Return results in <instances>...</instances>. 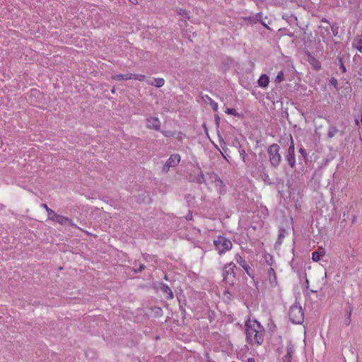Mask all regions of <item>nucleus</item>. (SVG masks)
Returning a JSON list of instances; mask_svg holds the SVG:
<instances>
[{
  "instance_id": "1",
  "label": "nucleus",
  "mask_w": 362,
  "mask_h": 362,
  "mask_svg": "<svg viewBox=\"0 0 362 362\" xmlns=\"http://www.w3.org/2000/svg\"><path fill=\"white\" fill-rule=\"evenodd\" d=\"M245 335L248 343L261 345L264 341V328L256 320L245 322Z\"/></svg>"
},
{
  "instance_id": "2",
  "label": "nucleus",
  "mask_w": 362,
  "mask_h": 362,
  "mask_svg": "<svg viewBox=\"0 0 362 362\" xmlns=\"http://www.w3.org/2000/svg\"><path fill=\"white\" fill-rule=\"evenodd\" d=\"M267 153L272 167L276 168L281 161V156L280 154V146L276 144H273L268 147Z\"/></svg>"
},
{
  "instance_id": "3",
  "label": "nucleus",
  "mask_w": 362,
  "mask_h": 362,
  "mask_svg": "<svg viewBox=\"0 0 362 362\" xmlns=\"http://www.w3.org/2000/svg\"><path fill=\"white\" fill-rule=\"evenodd\" d=\"M288 316L293 324H301L304 320V312L299 303H296L291 306Z\"/></svg>"
},
{
  "instance_id": "4",
  "label": "nucleus",
  "mask_w": 362,
  "mask_h": 362,
  "mask_svg": "<svg viewBox=\"0 0 362 362\" xmlns=\"http://www.w3.org/2000/svg\"><path fill=\"white\" fill-rule=\"evenodd\" d=\"M235 264L233 262H230L224 266L223 271V281L226 284L233 286L235 281V273L234 272Z\"/></svg>"
},
{
  "instance_id": "5",
  "label": "nucleus",
  "mask_w": 362,
  "mask_h": 362,
  "mask_svg": "<svg viewBox=\"0 0 362 362\" xmlns=\"http://www.w3.org/2000/svg\"><path fill=\"white\" fill-rule=\"evenodd\" d=\"M214 244L219 255L230 250L233 246V243L229 239L221 235L214 240Z\"/></svg>"
},
{
  "instance_id": "6",
  "label": "nucleus",
  "mask_w": 362,
  "mask_h": 362,
  "mask_svg": "<svg viewBox=\"0 0 362 362\" xmlns=\"http://www.w3.org/2000/svg\"><path fill=\"white\" fill-rule=\"evenodd\" d=\"M291 144L287 149L285 155V159L288 162L289 166L291 168H294L296 166V158H295V146L293 139L291 135H290Z\"/></svg>"
},
{
  "instance_id": "7",
  "label": "nucleus",
  "mask_w": 362,
  "mask_h": 362,
  "mask_svg": "<svg viewBox=\"0 0 362 362\" xmlns=\"http://www.w3.org/2000/svg\"><path fill=\"white\" fill-rule=\"evenodd\" d=\"M180 161V156L177 153L173 154L166 161L165 165L162 168V172L167 173L170 168L175 167Z\"/></svg>"
},
{
  "instance_id": "8",
  "label": "nucleus",
  "mask_w": 362,
  "mask_h": 362,
  "mask_svg": "<svg viewBox=\"0 0 362 362\" xmlns=\"http://www.w3.org/2000/svg\"><path fill=\"white\" fill-rule=\"evenodd\" d=\"M146 127L156 131L160 129V122L158 117H150L146 119Z\"/></svg>"
},
{
  "instance_id": "9",
  "label": "nucleus",
  "mask_w": 362,
  "mask_h": 362,
  "mask_svg": "<svg viewBox=\"0 0 362 362\" xmlns=\"http://www.w3.org/2000/svg\"><path fill=\"white\" fill-rule=\"evenodd\" d=\"M52 221H55L59 223L60 225H64L66 223H68L71 226H74L77 228H79L72 222L71 219L59 214L54 215V220Z\"/></svg>"
},
{
  "instance_id": "10",
  "label": "nucleus",
  "mask_w": 362,
  "mask_h": 362,
  "mask_svg": "<svg viewBox=\"0 0 362 362\" xmlns=\"http://www.w3.org/2000/svg\"><path fill=\"white\" fill-rule=\"evenodd\" d=\"M189 180L191 182H194L198 184H202L205 182L204 175L202 173L200 168H199L197 175H190Z\"/></svg>"
},
{
  "instance_id": "11",
  "label": "nucleus",
  "mask_w": 362,
  "mask_h": 362,
  "mask_svg": "<svg viewBox=\"0 0 362 362\" xmlns=\"http://www.w3.org/2000/svg\"><path fill=\"white\" fill-rule=\"evenodd\" d=\"M294 354L293 345L288 343L286 346V355L283 358L284 362H291L293 355Z\"/></svg>"
},
{
  "instance_id": "12",
  "label": "nucleus",
  "mask_w": 362,
  "mask_h": 362,
  "mask_svg": "<svg viewBox=\"0 0 362 362\" xmlns=\"http://www.w3.org/2000/svg\"><path fill=\"white\" fill-rule=\"evenodd\" d=\"M307 61L309 62V64L312 66V67L315 69L316 71H318L321 68V63L319 60H317L316 58H315L312 54L310 53L308 54V59Z\"/></svg>"
},
{
  "instance_id": "13",
  "label": "nucleus",
  "mask_w": 362,
  "mask_h": 362,
  "mask_svg": "<svg viewBox=\"0 0 362 362\" xmlns=\"http://www.w3.org/2000/svg\"><path fill=\"white\" fill-rule=\"evenodd\" d=\"M160 289L164 294L166 295V296H165L166 299L170 300V299L173 298V297H174L173 293L172 290L170 289V288L168 285H166L165 284H160Z\"/></svg>"
},
{
  "instance_id": "14",
  "label": "nucleus",
  "mask_w": 362,
  "mask_h": 362,
  "mask_svg": "<svg viewBox=\"0 0 362 362\" xmlns=\"http://www.w3.org/2000/svg\"><path fill=\"white\" fill-rule=\"evenodd\" d=\"M269 283L272 286H276L277 285V278L274 269L270 267L267 272Z\"/></svg>"
},
{
  "instance_id": "15",
  "label": "nucleus",
  "mask_w": 362,
  "mask_h": 362,
  "mask_svg": "<svg viewBox=\"0 0 362 362\" xmlns=\"http://www.w3.org/2000/svg\"><path fill=\"white\" fill-rule=\"evenodd\" d=\"M282 18L290 24H295L296 26H299L297 17L293 14H284Z\"/></svg>"
},
{
  "instance_id": "16",
  "label": "nucleus",
  "mask_w": 362,
  "mask_h": 362,
  "mask_svg": "<svg viewBox=\"0 0 362 362\" xmlns=\"http://www.w3.org/2000/svg\"><path fill=\"white\" fill-rule=\"evenodd\" d=\"M202 100L206 104H209L211 106L214 111H217L218 106L217 103H216L214 100H213L209 95H204L202 96Z\"/></svg>"
},
{
  "instance_id": "17",
  "label": "nucleus",
  "mask_w": 362,
  "mask_h": 362,
  "mask_svg": "<svg viewBox=\"0 0 362 362\" xmlns=\"http://www.w3.org/2000/svg\"><path fill=\"white\" fill-rule=\"evenodd\" d=\"M352 45L354 48H356L358 52L362 53V34L361 35H357L352 43Z\"/></svg>"
},
{
  "instance_id": "18",
  "label": "nucleus",
  "mask_w": 362,
  "mask_h": 362,
  "mask_svg": "<svg viewBox=\"0 0 362 362\" xmlns=\"http://www.w3.org/2000/svg\"><path fill=\"white\" fill-rule=\"evenodd\" d=\"M269 83V78L267 74H262L260 76L258 80V85L259 87L266 88L268 86Z\"/></svg>"
},
{
  "instance_id": "19",
  "label": "nucleus",
  "mask_w": 362,
  "mask_h": 362,
  "mask_svg": "<svg viewBox=\"0 0 362 362\" xmlns=\"http://www.w3.org/2000/svg\"><path fill=\"white\" fill-rule=\"evenodd\" d=\"M134 74H116L112 76L113 80H130L133 79Z\"/></svg>"
},
{
  "instance_id": "20",
  "label": "nucleus",
  "mask_w": 362,
  "mask_h": 362,
  "mask_svg": "<svg viewBox=\"0 0 362 362\" xmlns=\"http://www.w3.org/2000/svg\"><path fill=\"white\" fill-rule=\"evenodd\" d=\"M148 83L157 88H160L164 85L165 81L162 78H155L153 81H148Z\"/></svg>"
},
{
  "instance_id": "21",
  "label": "nucleus",
  "mask_w": 362,
  "mask_h": 362,
  "mask_svg": "<svg viewBox=\"0 0 362 362\" xmlns=\"http://www.w3.org/2000/svg\"><path fill=\"white\" fill-rule=\"evenodd\" d=\"M41 206L43 207L47 212L48 219L50 221H53L54 215H57V214H56L52 209L49 208L46 204H42Z\"/></svg>"
},
{
  "instance_id": "22",
  "label": "nucleus",
  "mask_w": 362,
  "mask_h": 362,
  "mask_svg": "<svg viewBox=\"0 0 362 362\" xmlns=\"http://www.w3.org/2000/svg\"><path fill=\"white\" fill-rule=\"evenodd\" d=\"M325 255V252H320V251H315L313 252L312 255V259L315 262H318L320 259V257L323 256Z\"/></svg>"
},
{
  "instance_id": "23",
  "label": "nucleus",
  "mask_w": 362,
  "mask_h": 362,
  "mask_svg": "<svg viewBox=\"0 0 362 362\" xmlns=\"http://www.w3.org/2000/svg\"><path fill=\"white\" fill-rule=\"evenodd\" d=\"M338 131L339 130L336 127H330L327 132L328 138H332Z\"/></svg>"
},
{
  "instance_id": "24",
  "label": "nucleus",
  "mask_w": 362,
  "mask_h": 362,
  "mask_svg": "<svg viewBox=\"0 0 362 362\" xmlns=\"http://www.w3.org/2000/svg\"><path fill=\"white\" fill-rule=\"evenodd\" d=\"M235 260L237 263H238L241 267L243 265L247 264L245 260L240 256L239 254H236L235 256Z\"/></svg>"
},
{
  "instance_id": "25",
  "label": "nucleus",
  "mask_w": 362,
  "mask_h": 362,
  "mask_svg": "<svg viewBox=\"0 0 362 362\" xmlns=\"http://www.w3.org/2000/svg\"><path fill=\"white\" fill-rule=\"evenodd\" d=\"M177 13L179 16H181L183 18H188V19L189 18L188 12L185 9H182V8L178 9Z\"/></svg>"
},
{
  "instance_id": "26",
  "label": "nucleus",
  "mask_w": 362,
  "mask_h": 362,
  "mask_svg": "<svg viewBox=\"0 0 362 362\" xmlns=\"http://www.w3.org/2000/svg\"><path fill=\"white\" fill-rule=\"evenodd\" d=\"M284 79V72L282 71H281L276 76V78H275V82L276 83H281V81H283Z\"/></svg>"
},
{
  "instance_id": "27",
  "label": "nucleus",
  "mask_w": 362,
  "mask_h": 362,
  "mask_svg": "<svg viewBox=\"0 0 362 362\" xmlns=\"http://www.w3.org/2000/svg\"><path fill=\"white\" fill-rule=\"evenodd\" d=\"M339 63V69H341L342 73H345L346 71V67L344 64V62L341 57L338 58Z\"/></svg>"
},
{
  "instance_id": "28",
  "label": "nucleus",
  "mask_w": 362,
  "mask_h": 362,
  "mask_svg": "<svg viewBox=\"0 0 362 362\" xmlns=\"http://www.w3.org/2000/svg\"><path fill=\"white\" fill-rule=\"evenodd\" d=\"M146 78V76L142 74H134L133 79L138 80L139 81H143Z\"/></svg>"
},
{
  "instance_id": "29",
  "label": "nucleus",
  "mask_w": 362,
  "mask_h": 362,
  "mask_svg": "<svg viewBox=\"0 0 362 362\" xmlns=\"http://www.w3.org/2000/svg\"><path fill=\"white\" fill-rule=\"evenodd\" d=\"M242 267L250 277H253V275L250 272V267L247 264L245 265H243Z\"/></svg>"
},
{
  "instance_id": "30",
  "label": "nucleus",
  "mask_w": 362,
  "mask_h": 362,
  "mask_svg": "<svg viewBox=\"0 0 362 362\" xmlns=\"http://www.w3.org/2000/svg\"><path fill=\"white\" fill-rule=\"evenodd\" d=\"M226 112L228 115H238L236 110L233 108H228Z\"/></svg>"
},
{
  "instance_id": "31",
  "label": "nucleus",
  "mask_w": 362,
  "mask_h": 362,
  "mask_svg": "<svg viewBox=\"0 0 362 362\" xmlns=\"http://www.w3.org/2000/svg\"><path fill=\"white\" fill-rule=\"evenodd\" d=\"M214 178L215 179V182H217L220 186H223V181L219 178V177L216 174H214Z\"/></svg>"
},
{
  "instance_id": "32",
  "label": "nucleus",
  "mask_w": 362,
  "mask_h": 362,
  "mask_svg": "<svg viewBox=\"0 0 362 362\" xmlns=\"http://www.w3.org/2000/svg\"><path fill=\"white\" fill-rule=\"evenodd\" d=\"M162 133L166 137L173 136L175 135L174 132L170 131L163 132Z\"/></svg>"
},
{
  "instance_id": "33",
  "label": "nucleus",
  "mask_w": 362,
  "mask_h": 362,
  "mask_svg": "<svg viewBox=\"0 0 362 362\" xmlns=\"http://www.w3.org/2000/svg\"><path fill=\"white\" fill-rule=\"evenodd\" d=\"M299 152H300V153L302 155V156H303L304 158H306V156H307V153H306V151H305L304 148H300L299 149Z\"/></svg>"
},
{
  "instance_id": "34",
  "label": "nucleus",
  "mask_w": 362,
  "mask_h": 362,
  "mask_svg": "<svg viewBox=\"0 0 362 362\" xmlns=\"http://www.w3.org/2000/svg\"><path fill=\"white\" fill-rule=\"evenodd\" d=\"M239 153H240V156L243 158V160L245 161V151L243 148H240Z\"/></svg>"
},
{
  "instance_id": "35",
  "label": "nucleus",
  "mask_w": 362,
  "mask_h": 362,
  "mask_svg": "<svg viewBox=\"0 0 362 362\" xmlns=\"http://www.w3.org/2000/svg\"><path fill=\"white\" fill-rule=\"evenodd\" d=\"M145 265L144 264H140L139 267L138 269H134L135 272H141L145 269Z\"/></svg>"
},
{
  "instance_id": "36",
  "label": "nucleus",
  "mask_w": 362,
  "mask_h": 362,
  "mask_svg": "<svg viewBox=\"0 0 362 362\" xmlns=\"http://www.w3.org/2000/svg\"><path fill=\"white\" fill-rule=\"evenodd\" d=\"M331 28H332V32H333V34H334V35H337V33H338V32H337L338 27H337V26H335V25H332V26H331Z\"/></svg>"
},
{
  "instance_id": "37",
  "label": "nucleus",
  "mask_w": 362,
  "mask_h": 362,
  "mask_svg": "<svg viewBox=\"0 0 362 362\" xmlns=\"http://www.w3.org/2000/svg\"><path fill=\"white\" fill-rule=\"evenodd\" d=\"M272 261H273V257L272 256H269V259H268L267 257H266V262L269 265H272Z\"/></svg>"
},
{
  "instance_id": "38",
  "label": "nucleus",
  "mask_w": 362,
  "mask_h": 362,
  "mask_svg": "<svg viewBox=\"0 0 362 362\" xmlns=\"http://www.w3.org/2000/svg\"><path fill=\"white\" fill-rule=\"evenodd\" d=\"M330 83L331 84L334 85V86H336L337 83V80L334 78H332L331 80H330Z\"/></svg>"
},
{
  "instance_id": "39",
  "label": "nucleus",
  "mask_w": 362,
  "mask_h": 362,
  "mask_svg": "<svg viewBox=\"0 0 362 362\" xmlns=\"http://www.w3.org/2000/svg\"><path fill=\"white\" fill-rule=\"evenodd\" d=\"M215 122H216V124L218 125L219 122H220V117L218 115H216L215 117Z\"/></svg>"
},
{
  "instance_id": "40",
  "label": "nucleus",
  "mask_w": 362,
  "mask_h": 362,
  "mask_svg": "<svg viewBox=\"0 0 362 362\" xmlns=\"http://www.w3.org/2000/svg\"><path fill=\"white\" fill-rule=\"evenodd\" d=\"M321 21L329 24V21L325 18H322Z\"/></svg>"
},
{
  "instance_id": "41",
  "label": "nucleus",
  "mask_w": 362,
  "mask_h": 362,
  "mask_svg": "<svg viewBox=\"0 0 362 362\" xmlns=\"http://www.w3.org/2000/svg\"><path fill=\"white\" fill-rule=\"evenodd\" d=\"M129 1L132 4H138V0H129Z\"/></svg>"
},
{
  "instance_id": "42",
  "label": "nucleus",
  "mask_w": 362,
  "mask_h": 362,
  "mask_svg": "<svg viewBox=\"0 0 362 362\" xmlns=\"http://www.w3.org/2000/svg\"><path fill=\"white\" fill-rule=\"evenodd\" d=\"M261 23H262V24L263 25V26H264V27L267 28V29H269V30L270 29V28H269V26H268L265 23H264V22H262V21Z\"/></svg>"
},
{
  "instance_id": "43",
  "label": "nucleus",
  "mask_w": 362,
  "mask_h": 362,
  "mask_svg": "<svg viewBox=\"0 0 362 362\" xmlns=\"http://www.w3.org/2000/svg\"><path fill=\"white\" fill-rule=\"evenodd\" d=\"M247 362H255L254 358H250L247 360Z\"/></svg>"
},
{
  "instance_id": "44",
  "label": "nucleus",
  "mask_w": 362,
  "mask_h": 362,
  "mask_svg": "<svg viewBox=\"0 0 362 362\" xmlns=\"http://www.w3.org/2000/svg\"><path fill=\"white\" fill-rule=\"evenodd\" d=\"M322 28H324L326 32H329V27L328 26H327V27H322Z\"/></svg>"
},
{
  "instance_id": "45",
  "label": "nucleus",
  "mask_w": 362,
  "mask_h": 362,
  "mask_svg": "<svg viewBox=\"0 0 362 362\" xmlns=\"http://www.w3.org/2000/svg\"><path fill=\"white\" fill-rule=\"evenodd\" d=\"M350 316H351V311H349V317H348V320H348L347 324H349V322H350V320H349Z\"/></svg>"
},
{
  "instance_id": "46",
  "label": "nucleus",
  "mask_w": 362,
  "mask_h": 362,
  "mask_svg": "<svg viewBox=\"0 0 362 362\" xmlns=\"http://www.w3.org/2000/svg\"><path fill=\"white\" fill-rule=\"evenodd\" d=\"M305 283H306V286L307 288L308 287V285H309V281L308 280V279H306L305 280Z\"/></svg>"
},
{
  "instance_id": "47",
  "label": "nucleus",
  "mask_w": 362,
  "mask_h": 362,
  "mask_svg": "<svg viewBox=\"0 0 362 362\" xmlns=\"http://www.w3.org/2000/svg\"><path fill=\"white\" fill-rule=\"evenodd\" d=\"M111 92H112V93H115V88H113L112 89Z\"/></svg>"
},
{
  "instance_id": "48",
  "label": "nucleus",
  "mask_w": 362,
  "mask_h": 362,
  "mask_svg": "<svg viewBox=\"0 0 362 362\" xmlns=\"http://www.w3.org/2000/svg\"><path fill=\"white\" fill-rule=\"evenodd\" d=\"M165 280H168V276H167V275H165Z\"/></svg>"
},
{
  "instance_id": "49",
  "label": "nucleus",
  "mask_w": 362,
  "mask_h": 362,
  "mask_svg": "<svg viewBox=\"0 0 362 362\" xmlns=\"http://www.w3.org/2000/svg\"><path fill=\"white\" fill-rule=\"evenodd\" d=\"M282 237H284V235H279V238H282Z\"/></svg>"
}]
</instances>
